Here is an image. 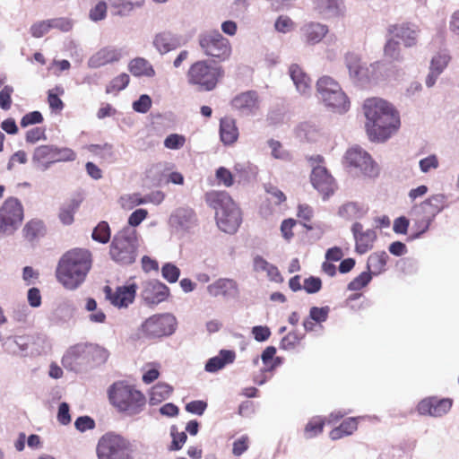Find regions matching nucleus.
Segmentation results:
<instances>
[{"instance_id": "774afa93", "label": "nucleus", "mask_w": 459, "mask_h": 459, "mask_svg": "<svg viewBox=\"0 0 459 459\" xmlns=\"http://www.w3.org/2000/svg\"><path fill=\"white\" fill-rule=\"evenodd\" d=\"M48 103L53 111H61L64 108V102L54 90L48 92Z\"/></svg>"}, {"instance_id": "e433bc0d", "label": "nucleus", "mask_w": 459, "mask_h": 459, "mask_svg": "<svg viewBox=\"0 0 459 459\" xmlns=\"http://www.w3.org/2000/svg\"><path fill=\"white\" fill-rule=\"evenodd\" d=\"M340 88L339 83L329 76H322L316 82V90L320 99L333 93Z\"/></svg>"}, {"instance_id": "72a5a7b5", "label": "nucleus", "mask_w": 459, "mask_h": 459, "mask_svg": "<svg viewBox=\"0 0 459 459\" xmlns=\"http://www.w3.org/2000/svg\"><path fill=\"white\" fill-rule=\"evenodd\" d=\"M173 392V387L164 382H159L153 385L150 392V403L157 405L167 400Z\"/></svg>"}, {"instance_id": "c85d7f7f", "label": "nucleus", "mask_w": 459, "mask_h": 459, "mask_svg": "<svg viewBox=\"0 0 459 459\" xmlns=\"http://www.w3.org/2000/svg\"><path fill=\"white\" fill-rule=\"evenodd\" d=\"M321 100L326 106L335 109L338 112H345L350 107L348 98L341 88L334 91L333 93L321 98Z\"/></svg>"}, {"instance_id": "69168bd1", "label": "nucleus", "mask_w": 459, "mask_h": 459, "mask_svg": "<svg viewBox=\"0 0 459 459\" xmlns=\"http://www.w3.org/2000/svg\"><path fill=\"white\" fill-rule=\"evenodd\" d=\"M107 4L105 2H99L90 12V18L98 22L106 17Z\"/></svg>"}, {"instance_id": "ea45409f", "label": "nucleus", "mask_w": 459, "mask_h": 459, "mask_svg": "<svg viewBox=\"0 0 459 459\" xmlns=\"http://www.w3.org/2000/svg\"><path fill=\"white\" fill-rule=\"evenodd\" d=\"M276 354V348L273 346H268L264 349L261 355V359L264 366L265 370H273L281 364V359L279 357L274 358Z\"/></svg>"}, {"instance_id": "cd10ccee", "label": "nucleus", "mask_w": 459, "mask_h": 459, "mask_svg": "<svg viewBox=\"0 0 459 459\" xmlns=\"http://www.w3.org/2000/svg\"><path fill=\"white\" fill-rule=\"evenodd\" d=\"M153 44L160 54H166L180 47L179 39L169 32H161L156 35Z\"/></svg>"}, {"instance_id": "412c9836", "label": "nucleus", "mask_w": 459, "mask_h": 459, "mask_svg": "<svg viewBox=\"0 0 459 459\" xmlns=\"http://www.w3.org/2000/svg\"><path fill=\"white\" fill-rule=\"evenodd\" d=\"M207 292L210 296L224 299L234 298L238 295V282L233 279L220 278L207 286Z\"/></svg>"}, {"instance_id": "4468645a", "label": "nucleus", "mask_w": 459, "mask_h": 459, "mask_svg": "<svg viewBox=\"0 0 459 459\" xmlns=\"http://www.w3.org/2000/svg\"><path fill=\"white\" fill-rule=\"evenodd\" d=\"M136 290L137 285L135 283L118 286L115 290L108 285L103 288L106 299L117 308L128 307L135 299Z\"/></svg>"}, {"instance_id": "bf43d9fd", "label": "nucleus", "mask_w": 459, "mask_h": 459, "mask_svg": "<svg viewBox=\"0 0 459 459\" xmlns=\"http://www.w3.org/2000/svg\"><path fill=\"white\" fill-rule=\"evenodd\" d=\"M216 178L220 183L223 184L225 186L228 187L231 186L234 183L232 173L224 167H220L216 170Z\"/></svg>"}, {"instance_id": "6ab92c4d", "label": "nucleus", "mask_w": 459, "mask_h": 459, "mask_svg": "<svg viewBox=\"0 0 459 459\" xmlns=\"http://www.w3.org/2000/svg\"><path fill=\"white\" fill-rule=\"evenodd\" d=\"M351 231L355 239V250L363 255L374 247L377 240V232L374 230H363V226L359 222H355L351 227Z\"/></svg>"}, {"instance_id": "20e7f679", "label": "nucleus", "mask_w": 459, "mask_h": 459, "mask_svg": "<svg viewBox=\"0 0 459 459\" xmlns=\"http://www.w3.org/2000/svg\"><path fill=\"white\" fill-rule=\"evenodd\" d=\"M108 397L117 411L129 416L139 414L146 405L143 393L123 381L115 382L108 387Z\"/></svg>"}, {"instance_id": "5fc2aeb1", "label": "nucleus", "mask_w": 459, "mask_h": 459, "mask_svg": "<svg viewBox=\"0 0 459 459\" xmlns=\"http://www.w3.org/2000/svg\"><path fill=\"white\" fill-rule=\"evenodd\" d=\"M186 143V138L184 135L178 134H171L164 141V145L166 148L170 150H177L181 148Z\"/></svg>"}, {"instance_id": "c9c22d12", "label": "nucleus", "mask_w": 459, "mask_h": 459, "mask_svg": "<svg viewBox=\"0 0 459 459\" xmlns=\"http://www.w3.org/2000/svg\"><path fill=\"white\" fill-rule=\"evenodd\" d=\"M325 425V418L315 416L311 418L304 428V437L307 439L314 438L323 433Z\"/></svg>"}, {"instance_id": "c03bdc74", "label": "nucleus", "mask_w": 459, "mask_h": 459, "mask_svg": "<svg viewBox=\"0 0 459 459\" xmlns=\"http://www.w3.org/2000/svg\"><path fill=\"white\" fill-rule=\"evenodd\" d=\"M161 274L167 281L174 283L178 281L180 269L171 263H166L161 268Z\"/></svg>"}, {"instance_id": "0eeeda50", "label": "nucleus", "mask_w": 459, "mask_h": 459, "mask_svg": "<svg viewBox=\"0 0 459 459\" xmlns=\"http://www.w3.org/2000/svg\"><path fill=\"white\" fill-rule=\"evenodd\" d=\"M223 76V68L207 60L193 63L186 73L187 82L201 91H213Z\"/></svg>"}, {"instance_id": "7c9ffc66", "label": "nucleus", "mask_w": 459, "mask_h": 459, "mask_svg": "<svg viewBox=\"0 0 459 459\" xmlns=\"http://www.w3.org/2000/svg\"><path fill=\"white\" fill-rule=\"evenodd\" d=\"M358 429V418H348L344 420L338 427L333 429L329 437L332 440H338L344 437L352 435Z\"/></svg>"}, {"instance_id": "58836bf2", "label": "nucleus", "mask_w": 459, "mask_h": 459, "mask_svg": "<svg viewBox=\"0 0 459 459\" xmlns=\"http://www.w3.org/2000/svg\"><path fill=\"white\" fill-rule=\"evenodd\" d=\"M111 230L107 221H100L93 229L91 238L94 241L101 244H107L110 240Z\"/></svg>"}, {"instance_id": "c756f323", "label": "nucleus", "mask_w": 459, "mask_h": 459, "mask_svg": "<svg viewBox=\"0 0 459 459\" xmlns=\"http://www.w3.org/2000/svg\"><path fill=\"white\" fill-rule=\"evenodd\" d=\"M128 70L136 77H152L155 75V71L148 60L143 57H135L128 64Z\"/></svg>"}, {"instance_id": "680f3d73", "label": "nucleus", "mask_w": 459, "mask_h": 459, "mask_svg": "<svg viewBox=\"0 0 459 459\" xmlns=\"http://www.w3.org/2000/svg\"><path fill=\"white\" fill-rule=\"evenodd\" d=\"M152 107V100L148 95H142L133 103V108L140 113H146Z\"/></svg>"}, {"instance_id": "9d476101", "label": "nucleus", "mask_w": 459, "mask_h": 459, "mask_svg": "<svg viewBox=\"0 0 459 459\" xmlns=\"http://www.w3.org/2000/svg\"><path fill=\"white\" fill-rule=\"evenodd\" d=\"M24 219L23 205L15 197L7 198L0 206V235H13Z\"/></svg>"}, {"instance_id": "3c124183", "label": "nucleus", "mask_w": 459, "mask_h": 459, "mask_svg": "<svg viewBox=\"0 0 459 459\" xmlns=\"http://www.w3.org/2000/svg\"><path fill=\"white\" fill-rule=\"evenodd\" d=\"M46 139V128L36 126L28 130L25 134V141L28 143H36L40 140Z\"/></svg>"}, {"instance_id": "f704fd0d", "label": "nucleus", "mask_w": 459, "mask_h": 459, "mask_svg": "<svg viewBox=\"0 0 459 459\" xmlns=\"http://www.w3.org/2000/svg\"><path fill=\"white\" fill-rule=\"evenodd\" d=\"M80 202L76 199H70L63 204L58 217L65 225H70L74 221V214L79 209Z\"/></svg>"}, {"instance_id": "2eb2a0df", "label": "nucleus", "mask_w": 459, "mask_h": 459, "mask_svg": "<svg viewBox=\"0 0 459 459\" xmlns=\"http://www.w3.org/2000/svg\"><path fill=\"white\" fill-rule=\"evenodd\" d=\"M346 162L352 167L359 168L365 175L376 177L378 174L377 164L371 156L360 147L349 149L345 154Z\"/></svg>"}, {"instance_id": "13d9d810", "label": "nucleus", "mask_w": 459, "mask_h": 459, "mask_svg": "<svg viewBox=\"0 0 459 459\" xmlns=\"http://www.w3.org/2000/svg\"><path fill=\"white\" fill-rule=\"evenodd\" d=\"M296 224V221L291 218L282 221L281 224V232L285 240L290 241L293 238V228Z\"/></svg>"}, {"instance_id": "a19ab883", "label": "nucleus", "mask_w": 459, "mask_h": 459, "mask_svg": "<svg viewBox=\"0 0 459 459\" xmlns=\"http://www.w3.org/2000/svg\"><path fill=\"white\" fill-rule=\"evenodd\" d=\"M122 206L124 208L132 209L134 206L152 203V199L150 196L143 197L140 194H133L121 198Z\"/></svg>"}, {"instance_id": "bb28decb", "label": "nucleus", "mask_w": 459, "mask_h": 459, "mask_svg": "<svg viewBox=\"0 0 459 459\" xmlns=\"http://www.w3.org/2000/svg\"><path fill=\"white\" fill-rule=\"evenodd\" d=\"M289 73L299 92L305 94L310 91L311 80L299 65L292 64L289 68Z\"/></svg>"}, {"instance_id": "4d7b16f0", "label": "nucleus", "mask_w": 459, "mask_h": 459, "mask_svg": "<svg viewBox=\"0 0 459 459\" xmlns=\"http://www.w3.org/2000/svg\"><path fill=\"white\" fill-rule=\"evenodd\" d=\"M303 289L309 294L316 293L322 289V281L318 277L310 276L304 280Z\"/></svg>"}, {"instance_id": "79ce46f5", "label": "nucleus", "mask_w": 459, "mask_h": 459, "mask_svg": "<svg viewBox=\"0 0 459 459\" xmlns=\"http://www.w3.org/2000/svg\"><path fill=\"white\" fill-rule=\"evenodd\" d=\"M130 78L127 74H121L115 77L106 88L107 93L124 90L129 83Z\"/></svg>"}, {"instance_id": "9b49d317", "label": "nucleus", "mask_w": 459, "mask_h": 459, "mask_svg": "<svg viewBox=\"0 0 459 459\" xmlns=\"http://www.w3.org/2000/svg\"><path fill=\"white\" fill-rule=\"evenodd\" d=\"M99 459H132L129 443L121 436L107 433L97 446Z\"/></svg>"}, {"instance_id": "09e8293b", "label": "nucleus", "mask_w": 459, "mask_h": 459, "mask_svg": "<svg viewBox=\"0 0 459 459\" xmlns=\"http://www.w3.org/2000/svg\"><path fill=\"white\" fill-rule=\"evenodd\" d=\"M330 312V307L328 306L325 307H312L309 310V317L314 320L317 324H322L325 322L328 318Z\"/></svg>"}, {"instance_id": "f257e3e1", "label": "nucleus", "mask_w": 459, "mask_h": 459, "mask_svg": "<svg viewBox=\"0 0 459 459\" xmlns=\"http://www.w3.org/2000/svg\"><path fill=\"white\" fill-rule=\"evenodd\" d=\"M363 109L367 118V134L371 141H386L401 126L399 113L383 99H367Z\"/></svg>"}, {"instance_id": "2f4dec72", "label": "nucleus", "mask_w": 459, "mask_h": 459, "mask_svg": "<svg viewBox=\"0 0 459 459\" xmlns=\"http://www.w3.org/2000/svg\"><path fill=\"white\" fill-rule=\"evenodd\" d=\"M388 255L385 252L372 253L367 262V269L372 275H378L385 271Z\"/></svg>"}, {"instance_id": "37998d69", "label": "nucleus", "mask_w": 459, "mask_h": 459, "mask_svg": "<svg viewBox=\"0 0 459 459\" xmlns=\"http://www.w3.org/2000/svg\"><path fill=\"white\" fill-rule=\"evenodd\" d=\"M372 279V274L368 272H363L357 277H355L349 284L348 290L351 291H357L367 286Z\"/></svg>"}, {"instance_id": "423d86ee", "label": "nucleus", "mask_w": 459, "mask_h": 459, "mask_svg": "<svg viewBox=\"0 0 459 459\" xmlns=\"http://www.w3.org/2000/svg\"><path fill=\"white\" fill-rule=\"evenodd\" d=\"M137 231L125 227L117 231L109 245V256L116 264L126 266L134 264L137 258Z\"/></svg>"}, {"instance_id": "b1692460", "label": "nucleus", "mask_w": 459, "mask_h": 459, "mask_svg": "<svg viewBox=\"0 0 459 459\" xmlns=\"http://www.w3.org/2000/svg\"><path fill=\"white\" fill-rule=\"evenodd\" d=\"M220 138L225 145L235 143L238 138L239 132L236 120L230 117H224L220 120Z\"/></svg>"}, {"instance_id": "6e6d98bb", "label": "nucleus", "mask_w": 459, "mask_h": 459, "mask_svg": "<svg viewBox=\"0 0 459 459\" xmlns=\"http://www.w3.org/2000/svg\"><path fill=\"white\" fill-rule=\"evenodd\" d=\"M249 447V437L247 435L241 436L233 442L232 454L236 456L241 455Z\"/></svg>"}, {"instance_id": "5701e85b", "label": "nucleus", "mask_w": 459, "mask_h": 459, "mask_svg": "<svg viewBox=\"0 0 459 459\" xmlns=\"http://www.w3.org/2000/svg\"><path fill=\"white\" fill-rule=\"evenodd\" d=\"M389 31L403 40L405 47H412L417 42L420 31L418 26L411 23L395 24L390 27Z\"/></svg>"}, {"instance_id": "393cba45", "label": "nucleus", "mask_w": 459, "mask_h": 459, "mask_svg": "<svg viewBox=\"0 0 459 459\" xmlns=\"http://www.w3.org/2000/svg\"><path fill=\"white\" fill-rule=\"evenodd\" d=\"M304 40L308 44H316L320 42L328 32L327 26L318 23L310 22L304 25L301 29Z\"/></svg>"}, {"instance_id": "dca6fc26", "label": "nucleus", "mask_w": 459, "mask_h": 459, "mask_svg": "<svg viewBox=\"0 0 459 459\" xmlns=\"http://www.w3.org/2000/svg\"><path fill=\"white\" fill-rule=\"evenodd\" d=\"M310 180L313 186L326 198L333 194L336 189L334 178L323 166H316L312 169Z\"/></svg>"}, {"instance_id": "052dcab7", "label": "nucleus", "mask_w": 459, "mask_h": 459, "mask_svg": "<svg viewBox=\"0 0 459 459\" xmlns=\"http://www.w3.org/2000/svg\"><path fill=\"white\" fill-rule=\"evenodd\" d=\"M420 168L423 173H428L430 169H435L438 167L439 162L436 155H429L420 160Z\"/></svg>"}, {"instance_id": "a211bd4d", "label": "nucleus", "mask_w": 459, "mask_h": 459, "mask_svg": "<svg viewBox=\"0 0 459 459\" xmlns=\"http://www.w3.org/2000/svg\"><path fill=\"white\" fill-rule=\"evenodd\" d=\"M452 404L453 401L449 398L429 397L420 401L417 409L421 415L440 417L450 411Z\"/></svg>"}, {"instance_id": "49530a36", "label": "nucleus", "mask_w": 459, "mask_h": 459, "mask_svg": "<svg viewBox=\"0 0 459 459\" xmlns=\"http://www.w3.org/2000/svg\"><path fill=\"white\" fill-rule=\"evenodd\" d=\"M450 57L446 54H437L431 60L430 69L432 74L438 75L447 65Z\"/></svg>"}, {"instance_id": "7ed1b4c3", "label": "nucleus", "mask_w": 459, "mask_h": 459, "mask_svg": "<svg viewBox=\"0 0 459 459\" xmlns=\"http://www.w3.org/2000/svg\"><path fill=\"white\" fill-rule=\"evenodd\" d=\"M206 203L216 211L218 227L226 233H235L242 222L241 212L225 191H210L205 194Z\"/></svg>"}, {"instance_id": "864d4df0", "label": "nucleus", "mask_w": 459, "mask_h": 459, "mask_svg": "<svg viewBox=\"0 0 459 459\" xmlns=\"http://www.w3.org/2000/svg\"><path fill=\"white\" fill-rule=\"evenodd\" d=\"M50 29H56L62 32H67L72 30L73 22L71 20L64 17L54 18L48 20Z\"/></svg>"}, {"instance_id": "a18cd8bd", "label": "nucleus", "mask_w": 459, "mask_h": 459, "mask_svg": "<svg viewBox=\"0 0 459 459\" xmlns=\"http://www.w3.org/2000/svg\"><path fill=\"white\" fill-rule=\"evenodd\" d=\"M14 92V89L11 85H4L0 91V108L3 110H9L12 107V95Z\"/></svg>"}, {"instance_id": "f3484780", "label": "nucleus", "mask_w": 459, "mask_h": 459, "mask_svg": "<svg viewBox=\"0 0 459 459\" xmlns=\"http://www.w3.org/2000/svg\"><path fill=\"white\" fill-rule=\"evenodd\" d=\"M169 296V287L159 281H148L143 285L142 298L148 305H157Z\"/></svg>"}, {"instance_id": "de8ad7c7", "label": "nucleus", "mask_w": 459, "mask_h": 459, "mask_svg": "<svg viewBox=\"0 0 459 459\" xmlns=\"http://www.w3.org/2000/svg\"><path fill=\"white\" fill-rule=\"evenodd\" d=\"M304 335H299L296 332H290L287 335H285L281 342V347L283 350H291L297 347L301 340L303 339Z\"/></svg>"}, {"instance_id": "8fccbe9b", "label": "nucleus", "mask_w": 459, "mask_h": 459, "mask_svg": "<svg viewBox=\"0 0 459 459\" xmlns=\"http://www.w3.org/2000/svg\"><path fill=\"white\" fill-rule=\"evenodd\" d=\"M43 120L44 117L39 111H31L22 117L20 125L22 127L25 128L32 125L41 124Z\"/></svg>"}, {"instance_id": "ddd939ff", "label": "nucleus", "mask_w": 459, "mask_h": 459, "mask_svg": "<svg viewBox=\"0 0 459 459\" xmlns=\"http://www.w3.org/2000/svg\"><path fill=\"white\" fill-rule=\"evenodd\" d=\"M199 44L204 53L219 61L228 59L231 54V46L226 38L219 31L202 34L199 38Z\"/></svg>"}, {"instance_id": "4be33fe9", "label": "nucleus", "mask_w": 459, "mask_h": 459, "mask_svg": "<svg viewBox=\"0 0 459 459\" xmlns=\"http://www.w3.org/2000/svg\"><path fill=\"white\" fill-rule=\"evenodd\" d=\"M122 57L121 50L111 46L104 47L93 54L88 60V66L100 68L118 62Z\"/></svg>"}, {"instance_id": "0e129e2a", "label": "nucleus", "mask_w": 459, "mask_h": 459, "mask_svg": "<svg viewBox=\"0 0 459 459\" xmlns=\"http://www.w3.org/2000/svg\"><path fill=\"white\" fill-rule=\"evenodd\" d=\"M359 213V209L355 203H348L339 209V214L345 219L356 217Z\"/></svg>"}, {"instance_id": "f03ea898", "label": "nucleus", "mask_w": 459, "mask_h": 459, "mask_svg": "<svg viewBox=\"0 0 459 459\" xmlns=\"http://www.w3.org/2000/svg\"><path fill=\"white\" fill-rule=\"evenodd\" d=\"M92 254L87 248L74 247L59 259L56 277L65 289L75 290L86 279L92 266Z\"/></svg>"}, {"instance_id": "1a4fd4ad", "label": "nucleus", "mask_w": 459, "mask_h": 459, "mask_svg": "<svg viewBox=\"0 0 459 459\" xmlns=\"http://www.w3.org/2000/svg\"><path fill=\"white\" fill-rule=\"evenodd\" d=\"M75 158V152L70 148L43 144L35 148L32 154V162L37 169L44 171L54 163L72 161Z\"/></svg>"}, {"instance_id": "aec40b11", "label": "nucleus", "mask_w": 459, "mask_h": 459, "mask_svg": "<svg viewBox=\"0 0 459 459\" xmlns=\"http://www.w3.org/2000/svg\"><path fill=\"white\" fill-rule=\"evenodd\" d=\"M259 95L255 91H247L236 95L230 101L231 108L240 113L251 114L259 108Z\"/></svg>"}, {"instance_id": "f8f14e48", "label": "nucleus", "mask_w": 459, "mask_h": 459, "mask_svg": "<svg viewBox=\"0 0 459 459\" xmlns=\"http://www.w3.org/2000/svg\"><path fill=\"white\" fill-rule=\"evenodd\" d=\"M175 316L169 313L156 314L148 317L140 327V333L147 339H157L171 335L176 330Z\"/></svg>"}, {"instance_id": "a878e982", "label": "nucleus", "mask_w": 459, "mask_h": 459, "mask_svg": "<svg viewBox=\"0 0 459 459\" xmlns=\"http://www.w3.org/2000/svg\"><path fill=\"white\" fill-rule=\"evenodd\" d=\"M236 359V353L230 350H221L215 357L211 358L205 364L207 372H216L223 368L226 365L231 364Z\"/></svg>"}, {"instance_id": "4c0bfd02", "label": "nucleus", "mask_w": 459, "mask_h": 459, "mask_svg": "<svg viewBox=\"0 0 459 459\" xmlns=\"http://www.w3.org/2000/svg\"><path fill=\"white\" fill-rule=\"evenodd\" d=\"M347 67L349 69L350 74L357 79H362L364 77H368L367 68H365L361 63L359 58L356 56L351 55L346 57Z\"/></svg>"}, {"instance_id": "e2e57ef3", "label": "nucleus", "mask_w": 459, "mask_h": 459, "mask_svg": "<svg viewBox=\"0 0 459 459\" xmlns=\"http://www.w3.org/2000/svg\"><path fill=\"white\" fill-rule=\"evenodd\" d=\"M148 216V211L146 209H137L133 212L128 218V224L132 227H137L144 221Z\"/></svg>"}, {"instance_id": "603ef678", "label": "nucleus", "mask_w": 459, "mask_h": 459, "mask_svg": "<svg viewBox=\"0 0 459 459\" xmlns=\"http://www.w3.org/2000/svg\"><path fill=\"white\" fill-rule=\"evenodd\" d=\"M48 20L39 21L30 26V31L32 37L41 38L50 30Z\"/></svg>"}, {"instance_id": "6e6552de", "label": "nucleus", "mask_w": 459, "mask_h": 459, "mask_svg": "<svg viewBox=\"0 0 459 459\" xmlns=\"http://www.w3.org/2000/svg\"><path fill=\"white\" fill-rule=\"evenodd\" d=\"M446 206V197L443 194L433 195L420 204L413 206L411 218L418 231L417 236L426 232L435 217Z\"/></svg>"}, {"instance_id": "338daca9", "label": "nucleus", "mask_w": 459, "mask_h": 459, "mask_svg": "<svg viewBox=\"0 0 459 459\" xmlns=\"http://www.w3.org/2000/svg\"><path fill=\"white\" fill-rule=\"evenodd\" d=\"M294 23L288 16L281 15L275 22V29L279 32L286 33L293 29Z\"/></svg>"}, {"instance_id": "39448f33", "label": "nucleus", "mask_w": 459, "mask_h": 459, "mask_svg": "<svg viewBox=\"0 0 459 459\" xmlns=\"http://www.w3.org/2000/svg\"><path fill=\"white\" fill-rule=\"evenodd\" d=\"M108 351L97 344L77 343L71 346L63 356L62 364L71 370L82 365L100 366L108 359Z\"/></svg>"}, {"instance_id": "473e14b6", "label": "nucleus", "mask_w": 459, "mask_h": 459, "mask_svg": "<svg viewBox=\"0 0 459 459\" xmlns=\"http://www.w3.org/2000/svg\"><path fill=\"white\" fill-rule=\"evenodd\" d=\"M45 231L46 229L43 221L38 219L30 220L22 229L23 237L30 242L44 236Z\"/></svg>"}]
</instances>
